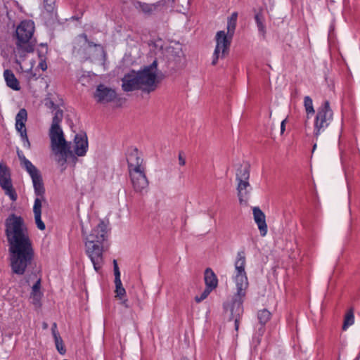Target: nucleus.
Returning a JSON list of instances; mask_svg holds the SVG:
<instances>
[{
    "label": "nucleus",
    "mask_w": 360,
    "mask_h": 360,
    "mask_svg": "<svg viewBox=\"0 0 360 360\" xmlns=\"http://www.w3.org/2000/svg\"><path fill=\"white\" fill-rule=\"evenodd\" d=\"M5 227L11 271L23 275L34 259L32 240L21 217L11 214L6 219Z\"/></svg>",
    "instance_id": "nucleus-1"
},
{
    "label": "nucleus",
    "mask_w": 360,
    "mask_h": 360,
    "mask_svg": "<svg viewBox=\"0 0 360 360\" xmlns=\"http://www.w3.org/2000/svg\"><path fill=\"white\" fill-rule=\"evenodd\" d=\"M246 257L244 250L238 251L234 262V274L233 280L236 285V291L232 298L231 315L235 319V328L238 330L240 316L243 312V303L246 296L249 285L245 271Z\"/></svg>",
    "instance_id": "nucleus-2"
},
{
    "label": "nucleus",
    "mask_w": 360,
    "mask_h": 360,
    "mask_svg": "<svg viewBox=\"0 0 360 360\" xmlns=\"http://www.w3.org/2000/svg\"><path fill=\"white\" fill-rule=\"evenodd\" d=\"M128 171L134 191L143 194L146 191L149 181L146 176V165L137 148L131 149L127 155Z\"/></svg>",
    "instance_id": "nucleus-3"
},
{
    "label": "nucleus",
    "mask_w": 360,
    "mask_h": 360,
    "mask_svg": "<svg viewBox=\"0 0 360 360\" xmlns=\"http://www.w3.org/2000/svg\"><path fill=\"white\" fill-rule=\"evenodd\" d=\"M25 164L26 171L28 172L32 180L34 193L37 195L33 206L35 224L39 230L44 231L46 229V226L42 221L41 217V202L44 200L45 188L44 186L42 176L39 169L30 161H26Z\"/></svg>",
    "instance_id": "nucleus-4"
},
{
    "label": "nucleus",
    "mask_w": 360,
    "mask_h": 360,
    "mask_svg": "<svg viewBox=\"0 0 360 360\" xmlns=\"http://www.w3.org/2000/svg\"><path fill=\"white\" fill-rule=\"evenodd\" d=\"M34 29V23L30 20H22L16 27V53L20 58L34 50L37 43L33 37Z\"/></svg>",
    "instance_id": "nucleus-5"
},
{
    "label": "nucleus",
    "mask_w": 360,
    "mask_h": 360,
    "mask_svg": "<svg viewBox=\"0 0 360 360\" xmlns=\"http://www.w3.org/2000/svg\"><path fill=\"white\" fill-rule=\"evenodd\" d=\"M49 138L51 141V149L55 155L56 161L60 165H64L68 156L72 155L70 143L68 142L61 128L50 129Z\"/></svg>",
    "instance_id": "nucleus-6"
},
{
    "label": "nucleus",
    "mask_w": 360,
    "mask_h": 360,
    "mask_svg": "<svg viewBox=\"0 0 360 360\" xmlns=\"http://www.w3.org/2000/svg\"><path fill=\"white\" fill-rule=\"evenodd\" d=\"M141 90L150 93L155 90L158 83V62L154 60L150 65L144 67L138 71Z\"/></svg>",
    "instance_id": "nucleus-7"
},
{
    "label": "nucleus",
    "mask_w": 360,
    "mask_h": 360,
    "mask_svg": "<svg viewBox=\"0 0 360 360\" xmlns=\"http://www.w3.org/2000/svg\"><path fill=\"white\" fill-rule=\"evenodd\" d=\"M333 111L328 101L318 108L314 124V136L317 139L325 131L333 120Z\"/></svg>",
    "instance_id": "nucleus-8"
},
{
    "label": "nucleus",
    "mask_w": 360,
    "mask_h": 360,
    "mask_svg": "<svg viewBox=\"0 0 360 360\" xmlns=\"http://www.w3.org/2000/svg\"><path fill=\"white\" fill-rule=\"evenodd\" d=\"M250 169L248 165L241 166L238 168L236 173V180L238 181V195L240 203H246L248 195L252 190L249 183Z\"/></svg>",
    "instance_id": "nucleus-9"
},
{
    "label": "nucleus",
    "mask_w": 360,
    "mask_h": 360,
    "mask_svg": "<svg viewBox=\"0 0 360 360\" xmlns=\"http://www.w3.org/2000/svg\"><path fill=\"white\" fill-rule=\"evenodd\" d=\"M233 37L226 34L224 31H219L216 34V47L213 54L212 65H215L219 57L224 58L228 54Z\"/></svg>",
    "instance_id": "nucleus-10"
},
{
    "label": "nucleus",
    "mask_w": 360,
    "mask_h": 360,
    "mask_svg": "<svg viewBox=\"0 0 360 360\" xmlns=\"http://www.w3.org/2000/svg\"><path fill=\"white\" fill-rule=\"evenodd\" d=\"M92 238H94L91 236L89 241L85 242L86 252L90 258L94 269L98 271L103 264V244L92 243Z\"/></svg>",
    "instance_id": "nucleus-11"
},
{
    "label": "nucleus",
    "mask_w": 360,
    "mask_h": 360,
    "mask_svg": "<svg viewBox=\"0 0 360 360\" xmlns=\"http://www.w3.org/2000/svg\"><path fill=\"white\" fill-rule=\"evenodd\" d=\"M93 46L101 48L100 44L89 41L85 34H81L76 37L73 41L72 52L74 54L80 56L83 59H87L89 58L87 49Z\"/></svg>",
    "instance_id": "nucleus-12"
},
{
    "label": "nucleus",
    "mask_w": 360,
    "mask_h": 360,
    "mask_svg": "<svg viewBox=\"0 0 360 360\" xmlns=\"http://www.w3.org/2000/svg\"><path fill=\"white\" fill-rule=\"evenodd\" d=\"M27 113L26 110L24 108L20 109L15 116V129L20 133L21 139L23 142V146L30 149L31 144L27 134V130L25 129V122L27 121Z\"/></svg>",
    "instance_id": "nucleus-13"
},
{
    "label": "nucleus",
    "mask_w": 360,
    "mask_h": 360,
    "mask_svg": "<svg viewBox=\"0 0 360 360\" xmlns=\"http://www.w3.org/2000/svg\"><path fill=\"white\" fill-rule=\"evenodd\" d=\"M94 97L97 103L105 104L115 101L117 93L115 89L101 84L97 86Z\"/></svg>",
    "instance_id": "nucleus-14"
},
{
    "label": "nucleus",
    "mask_w": 360,
    "mask_h": 360,
    "mask_svg": "<svg viewBox=\"0 0 360 360\" xmlns=\"http://www.w3.org/2000/svg\"><path fill=\"white\" fill-rule=\"evenodd\" d=\"M122 88L125 92L141 89L137 72L131 70L122 79Z\"/></svg>",
    "instance_id": "nucleus-15"
},
{
    "label": "nucleus",
    "mask_w": 360,
    "mask_h": 360,
    "mask_svg": "<svg viewBox=\"0 0 360 360\" xmlns=\"http://www.w3.org/2000/svg\"><path fill=\"white\" fill-rule=\"evenodd\" d=\"M92 236V243L103 244L107 237V226L103 221H100L98 224L93 229L91 233L86 238V242Z\"/></svg>",
    "instance_id": "nucleus-16"
},
{
    "label": "nucleus",
    "mask_w": 360,
    "mask_h": 360,
    "mask_svg": "<svg viewBox=\"0 0 360 360\" xmlns=\"http://www.w3.org/2000/svg\"><path fill=\"white\" fill-rule=\"evenodd\" d=\"M88 149V141L86 134H76L74 139V153L78 156H84Z\"/></svg>",
    "instance_id": "nucleus-17"
},
{
    "label": "nucleus",
    "mask_w": 360,
    "mask_h": 360,
    "mask_svg": "<svg viewBox=\"0 0 360 360\" xmlns=\"http://www.w3.org/2000/svg\"><path fill=\"white\" fill-rule=\"evenodd\" d=\"M253 217L262 236H265L267 233L268 228L266 222L264 213L258 207L252 208Z\"/></svg>",
    "instance_id": "nucleus-18"
},
{
    "label": "nucleus",
    "mask_w": 360,
    "mask_h": 360,
    "mask_svg": "<svg viewBox=\"0 0 360 360\" xmlns=\"http://www.w3.org/2000/svg\"><path fill=\"white\" fill-rule=\"evenodd\" d=\"M4 77L8 86L13 90H20V86L18 80L15 75L10 70H6L4 72Z\"/></svg>",
    "instance_id": "nucleus-19"
},
{
    "label": "nucleus",
    "mask_w": 360,
    "mask_h": 360,
    "mask_svg": "<svg viewBox=\"0 0 360 360\" xmlns=\"http://www.w3.org/2000/svg\"><path fill=\"white\" fill-rule=\"evenodd\" d=\"M41 280L39 278L37 280L35 283L32 288V292L30 295V300L32 303L35 307L39 306V302L41 297V292L40 291Z\"/></svg>",
    "instance_id": "nucleus-20"
},
{
    "label": "nucleus",
    "mask_w": 360,
    "mask_h": 360,
    "mask_svg": "<svg viewBox=\"0 0 360 360\" xmlns=\"http://www.w3.org/2000/svg\"><path fill=\"white\" fill-rule=\"evenodd\" d=\"M1 188L4 193L8 195L12 201H15L18 198V195L13 186L11 179L0 182Z\"/></svg>",
    "instance_id": "nucleus-21"
},
{
    "label": "nucleus",
    "mask_w": 360,
    "mask_h": 360,
    "mask_svg": "<svg viewBox=\"0 0 360 360\" xmlns=\"http://www.w3.org/2000/svg\"><path fill=\"white\" fill-rule=\"evenodd\" d=\"M255 20L257 24L259 34L262 38L264 39L266 34V28L265 25V17L264 14L261 11L257 13L255 15Z\"/></svg>",
    "instance_id": "nucleus-22"
},
{
    "label": "nucleus",
    "mask_w": 360,
    "mask_h": 360,
    "mask_svg": "<svg viewBox=\"0 0 360 360\" xmlns=\"http://www.w3.org/2000/svg\"><path fill=\"white\" fill-rule=\"evenodd\" d=\"M205 283L206 287L214 290L217 285V278L215 274L211 269H207L205 271Z\"/></svg>",
    "instance_id": "nucleus-23"
},
{
    "label": "nucleus",
    "mask_w": 360,
    "mask_h": 360,
    "mask_svg": "<svg viewBox=\"0 0 360 360\" xmlns=\"http://www.w3.org/2000/svg\"><path fill=\"white\" fill-rule=\"evenodd\" d=\"M63 117V112L61 109L58 108L54 111L53 117L50 129H58L61 128L60 123L61 122Z\"/></svg>",
    "instance_id": "nucleus-24"
},
{
    "label": "nucleus",
    "mask_w": 360,
    "mask_h": 360,
    "mask_svg": "<svg viewBox=\"0 0 360 360\" xmlns=\"http://www.w3.org/2000/svg\"><path fill=\"white\" fill-rule=\"evenodd\" d=\"M271 314L266 309L259 310L257 313V318L262 325H265L271 319Z\"/></svg>",
    "instance_id": "nucleus-25"
},
{
    "label": "nucleus",
    "mask_w": 360,
    "mask_h": 360,
    "mask_svg": "<svg viewBox=\"0 0 360 360\" xmlns=\"http://www.w3.org/2000/svg\"><path fill=\"white\" fill-rule=\"evenodd\" d=\"M113 266H114V275H115V289L122 288V283L120 279V271L115 259L113 260Z\"/></svg>",
    "instance_id": "nucleus-26"
},
{
    "label": "nucleus",
    "mask_w": 360,
    "mask_h": 360,
    "mask_svg": "<svg viewBox=\"0 0 360 360\" xmlns=\"http://www.w3.org/2000/svg\"><path fill=\"white\" fill-rule=\"evenodd\" d=\"M354 323V316L353 311L350 309L347 312L345 316L344 323L342 326V330H346L347 328Z\"/></svg>",
    "instance_id": "nucleus-27"
},
{
    "label": "nucleus",
    "mask_w": 360,
    "mask_h": 360,
    "mask_svg": "<svg viewBox=\"0 0 360 360\" xmlns=\"http://www.w3.org/2000/svg\"><path fill=\"white\" fill-rule=\"evenodd\" d=\"M9 168L4 164L0 163V182L11 179Z\"/></svg>",
    "instance_id": "nucleus-28"
},
{
    "label": "nucleus",
    "mask_w": 360,
    "mask_h": 360,
    "mask_svg": "<svg viewBox=\"0 0 360 360\" xmlns=\"http://www.w3.org/2000/svg\"><path fill=\"white\" fill-rule=\"evenodd\" d=\"M304 106L307 112V118H309V115L310 114L314 113L313 101L309 96H305L304 98Z\"/></svg>",
    "instance_id": "nucleus-29"
},
{
    "label": "nucleus",
    "mask_w": 360,
    "mask_h": 360,
    "mask_svg": "<svg viewBox=\"0 0 360 360\" xmlns=\"http://www.w3.org/2000/svg\"><path fill=\"white\" fill-rule=\"evenodd\" d=\"M53 338H54L56 347L58 352L60 354H64L65 353L66 350L63 346V342L61 337L59 335L53 337Z\"/></svg>",
    "instance_id": "nucleus-30"
},
{
    "label": "nucleus",
    "mask_w": 360,
    "mask_h": 360,
    "mask_svg": "<svg viewBox=\"0 0 360 360\" xmlns=\"http://www.w3.org/2000/svg\"><path fill=\"white\" fill-rule=\"evenodd\" d=\"M236 27V22L228 20L227 23V33L229 37H233Z\"/></svg>",
    "instance_id": "nucleus-31"
},
{
    "label": "nucleus",
    "mask_w": 360,
    "mask_h": 360,
    "mask_svg": "<svg viewBox=\"0 0 360 360\" xmlns=\"http://www.w3.org/2000/svg\"><path fill=\"white\" fill-rule=\"evenodd\" d=\"M212 290L206 287L205 289L204 290V291L201 293V295L200 296H196L195 297V300L196 301V302L199 303V302H202V300H204L205 298H207Z\"/></svg>",
    "instance_id": "nucleus-32"
},
{
    "label": "nucleus",
    "mask_w": 360,
    "mask_h": 360,
    "mask_svg": "<svg viewBox=\"0 0 360 360\" xmlns=\"http://www.w3.org/2000/svg\"><path fill=\"white\" fill-rule=\"evenodd\" d=\"M115 297H116L119 298L120 300H122V298L126 295V290L122 287V288H120L115 289Z\"/></svg>",
    "instance_id": "nucleus-33"
},
{
    "label": "nucleus",
    "mask_w": 360,
    "mask_h": 360,
    "mask_svg": "<svg viewBox=\"0 0 360 360\" xmlns=\"http://www.w3.org/2000/svg\"><path fill=\"white\" fill-rule=\"evenodd\" d=\"M142 11L146 13H150L155 10V6L148 4H143L141 6Z\"/></svg>",
    "instance_id": "nucleus-34"
},
{
    "label": "nucleus",
    "mask_w": 360,
    "mask_h": 360,
    "mask_svg": "<svg viewBox=\"0 0 360 360\" xmlns=\"http://www.w3.org/2000/svg\"><path fill=\"white\" fill-rule=\"evenodd\" d=\"M45 105L48 108L51 109L53 111L59 108L51 100H46Z\"/></svg>",
    "instance_id": "nucleus-35"
},
{
    "label": "nucleus",
    "mask_w": 360,
    "mask_h": 360,
    "mask_svg": "<svg viewBox=\"0 0 360 360\" xmlns=\"http://www.w3.org/2000/svg\"><path fill=\"white\" fill-rule=\"evenodd\" d=\"M18 155L19 159L21 161V163L22 164V165L25 167V169H26L25 162L26 161H29V160L27 159H26V158L22 155V152L18 151Z\"/></svg>",
    "instance_id": "nucleus-36"
},
{
    "label": "nucleus",
    "mask_w": 360,
    "mask_h": 360,
    "mask_svg": "<svg viewBox=\"0 0 360 360\" xmlns=\"http://www.w3.org/2000/svg\"><path fill=\"white\" fill-rule=\"evenodd\" d=\"M178 159H179V164L180 165H181V166L185 165L186 160H185V158L183 155V153L182 152H180L179 153Z\"/></svg>",
    "instance_id": "nucleus-37"
},
{
    "label": "nucleus",
    "mask_w": 360,
    "mask_h": 360,
    "mask_svg": "<svg viewBox=\"0 0 360 360\" xmlns=\"http://www.w3.org/2000/svg\"><path fill=\"white\" fill-rule=\"evenodd\" d=\"M51 331H52V335H53V337L59 335V333H58V332L57 330V324H56V323H53L52 324Z\"/></svg>",
    "instance_id": "nucleus-38"
},
{
    "label": "nucleus",
    "mask_w": 360,
    "mask_h": 360,
    "mask_svg": "<svg viewBox=\"0 0 360 360\" xmlns=\"http://www.w3.org/2000/svg\"><path fill=\"white\" fill-rule=\"evenodd\" d=\"M238 18V13L234 12L231 14L228 20L236 22Z\"/></svg>",
    "instance_id": "nucleus-39"
},
{
    "label": "nucleus",
    "mask_w": 360,
    "mask_h": 360,
    "mask_svg": "<svg viewBox=\"0 0 360 360\" xmlns=\"http://www.w3.org/2000/svg\"><path fill=\"white\" fill-rule=\"evenodd\" d=\"M39 68L42 70H46L47 69V65L45 62V60H41L39 64Z\"/></svg>",
    "instance_id": "nucleus-40"
},
{
    "label": "nucleus",
    "mask_w": 360,
    "mask_h": 360,
    "mask_svg": "<svg viewBox=\"0 0 360 360\" xmlns=\"http://www.w3.org/2000/svg\"><path fill=\"white\" fill-rule=\"evenodd\" d=\"M44 3H45L44 6L47 11L52 10L53 7H52L51 3L49 4L47 0H44Z\"/></svg>",
    "instance_id": "nucleus-41"
},
{
    "label": "nucleus",
    "mask_w": 360,
    "mask_h": 360,
    "mask_svg": "<svg viewBox=\"0 0 360 360\" xmlns=\"http://www.w3.org/2000/svg\"><path fill=\"white\" fill-rule=\"evenodd\" d=\"M285 122L286 120H283L281 124V133L283 134L285 129Z\"/></svg>",
    "instance_id": "nucleus-42"
},
{
    "label": "nucleus",
    "mask_w": 360,
    "mask_h": 360,
    "mask_svg": "<svg viewBox=\"0 0 360 360\" xmlns=\"http://www.w3.org/2000/svg\"><path fill=\"white\" fill-rule=\"evenodd\" d=\"M121 304L124 306L125 307L128 308L129 307V304H128V300L127 299H123L121 300Z\"/></svg>",
    "instance_id": "nucleus-43"
},
{
    "label": "nucleus",
    "mask_w": 360,
    "mask_h": 360,
    "mask_svg": "<svg viewBox=\"0 0 360 360\" xmlns=\"http://www.w3.org/2000/svg\"><path fill=\"white\" fill-rule=\"evenodd\" d=\"M48 328V324L46 322L43 323V328L46 329Z\"/></svg>",
    "instance_id": "nucleus-44"
},
{
    "label": "nucleus",
    "mask_w": 360,
    "mask_h": 360,
    "mask_svg": "<svg viewBox=\"0 0 360 360\" xmlns=\"http://www.w3.org/2000/svg\"><path fill=\"white\" fill-rule=\"evenodd\" d=\"M316 144L315 143V144L314 145V146H313V150H312V151H313V152H314V150L316 149Z\"/></svg>",
    "instance_id": "nucleus-45"
},
{
    "label": "nucleus",
    "mask_w": 360,
    "mask_h": 360,
    "mask_svg": "<svg viewBox=\"0 0 360 360\" xmlns=\"http://www.w3.org/2000/svg\"><path fill=\"white\" fill-rule=\"evenodd\" d=\"M359 358H360V354H359L358 356H356V357L355 358V359H354V360H359Z\"/></svg>",
    "instance_id": "nucleus-46"
},
{
    "label": "nucleus",
    "mask_w": 360,
    "mask_h": 360,
    "mask_svg": "<svg viewBox=\"0 0 360 360\" xmlns=\"http://www.w3.org/2000/svg\"><path fill=\"white\" fill-rule=\"evenodd\" d=\"M181 360H188V359L186 358H182Z\"/></svg>",
    "instance_id": "nucleus-47"
}]
</instances>
